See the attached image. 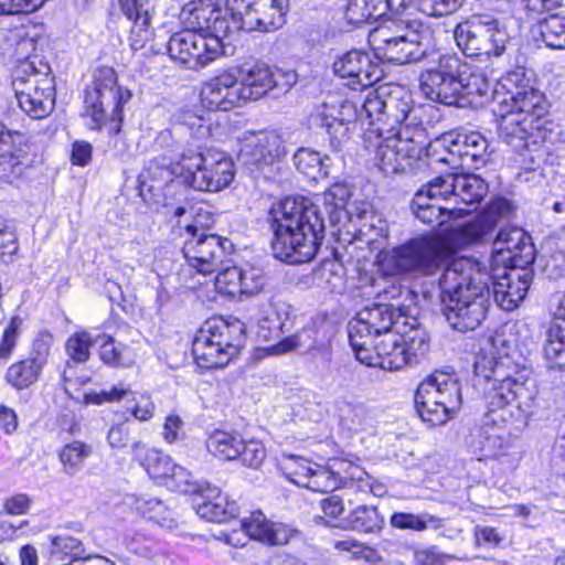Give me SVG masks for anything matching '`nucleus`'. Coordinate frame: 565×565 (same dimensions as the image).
I'll return each mask as SVG.
<instances>
[{
  "label": "nucleus",
  "instance_id": "57",
  "mask_svg": "<svg viewBox=\"0 0 565 565\" xmlns=\"http://www.w3.org/2000/svg\"><path fill=\"white\" fill-rule=\"evenodd\" d=\"M207 483L209 482L203 480H193L191 472L179 465H175L169 481H166L168 487H171L174 490L185 494L194 495H198L200 492H202L203 488H206Z\"/></svg>",
  "mask_w": 565,
  "mask_h": 565
},
{
  "label": "nucleus",
  "instance_id": "27",
  "mask_svg": "<svg viewBox=\"0 0 565 565\" xmlns=\"http://www.w3.org/2000/svg\"><path fill=\"white\" fill-rule=\"evenodd\" d=\"M501 120L499 125V138L516 152H522L530 146L533 131L540 129V122L520 113L500 109Z\"/></svg>",
  "mask_w": 565,
  "mask_h": 565
},
{
  "label": "nucleus",
  "instance_id": "45",
  "mask_svg": "<svg viewBox=\"0 0 565 565\" xmlns=\"http://www.w3.org/2000/svg\"><path fill=\"white\" fill-rule=\"evenodd\" d=\"M385 97H387V85L369 92L360 106L361 120L369 122L371 134H376L375 128L379 124H383Z\"/></svg>",
  "mask_w": 565,
  "mask_h": 565
},
{
  "label": "nucleus",
  "instance_id": "37",
  "mask_svg": "<svg viewBox=\"0 0 565 565\" xmlns=\"http://www.w3.org/2000/svg\"><path fill=\"white\" fill-rule=\"evenodd\" d=\"M244 30L245 24L241 14H236L233 10L228 9V0L226 1L225 9L216 8L212 23L204 34L205 39H215L218 43V56L224 53V40L230 39L232 34Z\"/></svg>",
  "mask_w": 565,
  "mask_h": 565
},
{
  "label": "nucleus",
  "instance_id": "9",
  "mask_svg": "<svg viewBox=\"0 0 565 565\" xmlns=\"http://www.w3.org/2000/svg\"><path fill=\"white\" fill-rule=\"evenodd\" d=\"M455 259L439 239L419 236L393 247L383 264L394 274L431 277L440 276Z\"/></svg>",
  "mask_w": 565,
  "mask_h": 565
},
{
  "label": "nucleus",
  "instance_id": "50",
  "mask_svg": "<svg viewBox=\"0 0 565 565\" xmlns=\"http://www.w3.org/2000/svg\"><path fill=\"white\" fill-rule=\"evenodd\" d=\"M544 356L550 367H565V331L562 330V327H550L544 345Z\"/></svg>",
  "mask_w": 565,
  "mask_h": 565
},
{
  "label": "nucleus",
  "instance_id": "38",
  "mask_svg": "<svg viewBox=\"0 0 565 565\" xmlns=\"http://www.w3.org/2000/svg\"><path fill=\"white\" fill-rule=\"evenodd\" d=\"M450 387L455 390V399L458 404L462 403L461 398V387L455 377L444 372H435L434 374L427 376L417 387L415 395L417 398H426L430 396L433 401L444 402L447 392H449Z\"/></svg>",
  "mask_w": 565,
  "mask_h": 565
},
{
  "label": "nucleus",
  "instance_id": "18",
  "mask_svg": "<svg viewBox=\"0 0 565 565\" xmlns=\"http://www.w3.org/2000/svg\"><path fill=\"white\" fill-rule=\"evenodd\" d=\"M171 58L180 61L190 70H198L218 57V43L215 39H205L204 34L185 30L173 34L168 43Z\"/></svg>",
  "mask_w": 565,
  "mask_h": 565
},
{
  "label": "nucleus",
  "instance_id": "11",
  "mask_svg": "<svg viewBox=\"0 0 565 565\" xmlns=\"http://www.w3.org/2000/svg\"><path fill=\"white\" fill-rule=\"evenodd\" d=\"M361 120L360 108L353 100H324L315 105L308 122L312 129H324L333 154L341 153L355 122Z\"/></svg>",
  "mask_w": 565,
  "mask_h": 565
},
{
  "label": "nucleus",
  "instance_id": "3",
  "mask_svg": "<svg viewBox=\"0 0 565 565\" xmlns=\"http://www.w3.org/2000/svg\"><path fill=\"white\" fill-rule=\"evenodd\" d=\"M478 384L483 381L484 426L502 428L509 418L524 423L532 413L533 396L526 387L527 370L509 354L480 351L473 363Z\"/></svg>",
  "mask_w": 565,
  "mask_h": 565
},
{
  "label": "nucleus",
  "instance_id": "52",
  "mask_svg": "<svg viewBox=\"0 0 565 565\" xmlns=\"http://www.w3.org/2000/svg\"><path fill=\"white\" fill-rule=\"evenodd\" d=\"M95 342H102L99 358L105 364L110 366H126L130 363V360L126 356L127 347L122 343H117L113 337L100 333L95 337Z\"/></svg>",
  "mask_w": 565,
  "mask_h": 565
},
{
  "label": "nucleus",
  "instance_id": "8",
  "mask_svg": "<svg viewBox=\"0 0 565 565\" xmlns=\"http://www.w3.org/2000/svg\"><path fill=\"white\" fill-rule=\"evenodd\" d=\"M246 341V324L237 318H213L196 333L192 354L199 366L223 367L238 354Z\"/></svg>",
  "mask_w": 565,
  "mask_h": 565
},
{
  "label": "nucleus",
  "instance_id": "24",
  "mask_svg": "<svg viewBox=\"0 0 565 565\" xmlns=\"http://www.w3.org/2000/svg\"><path fill=\"white\" fill-rule=\"evenodd\" d=\"M436 189L447 193L448 200H454L455 205L462 203L468 214L488 193V184L479 175L470 173H448L437 177L431 191Z\"/></svg>",
  "mask_w": 565,
  "mask_h": 565
},
{
  "label": "nucleus",
  "instance_id": "17",
  "mask_svg": "<svg viewBox=\"0 0 565 565\" xmlns=\"http://www.w3.org/2000/svg\"><path fill=\"white\" fill-rule=\"evenodd\" d=\"M228 9L242 15L245 31L273 32L286 23L288 0H228Z\"/></svg>",
  "mask_w": 565,
  "mask_h": 565
},
{
  "label": "nucleus",
  "instance_id": "56",
  "mask_svg": "<svg viewBox=\"0 0 565 565\" xmlns=\"http://www.w3.org/2000/svg\"><path fill=\"white\" fill-rule=\"evenodd\" d=\"M393 527L399 530L425 531L430 524L437 527L439 519L428 514H413L405 512H395L390 519Z\"/></svg>",
  "mask_w": 565,
  "mask_h": 565
},
{
  "label": "nucleus",
  "instance_id": "64",
  "mask_svg": "<svg viewBox=\"0 0 565 565\" xmlns=\"http://www.w3.org/2000/svg\"><path fill=\"white\" fill-rule=\"evenodd\" d=\"M21 326L22 319L13 317L4 328L0 339V360L8 361L12 356L20 337Z\"/></svg>",
  "mask_w": 565,
  "mask_h": 565
},
{
  "label": "nucleus",
  "instance_id": "34",
  "mask_svg": "<svg viewBox=\"0 0 565 565\" xmlns=\"http://www.w3.org/2000/svg\"><path fill=\"white\" fill-rule=\"evenodd\" d=\"M21 139L22 136L19 132L6 129L0 121V178L9 179L22 172Z\"/></svg>",
  "mask_w": 565,
  "mask_h": 565
},
{
  "label": "nucleus",
  "instance_id": "39",
  "mask_svg": "<svg viewBox=\"0 0 565 565\" xmlns=\"http://www.w3.org/2000/svg\"><path fill=\"white\" fill-rule=\"evenodd\" d=\"M423 196L412 200V210L414 215L423 223L428 225H441L449 218H460L468 214V210L462 206H431L423 205Z\"/></svg>",
  "mask_w": 565,
  "mask_h": 565
},
{
  "label": "nucleus",
  "instance_id": "51",
  "mask_svg": "<svg viewBox=\"0 0 565 565\" xmlns=\"http://www.w3.org/2000/svg\"><path fill=\"white\" fill-rule=\"evenodd\" d=\"M216 282L218 285L237 286L242 292H258L262 289V279L257 278L256 284L248 282V276L243 274V269L236 266H230L225 263L222 269L216 270Z\"/></svg>",
  "mask_w": 565,
  "mask_h": 565
},
{
  "label": "nucleus",
  "instance_id": "28",
  "mask_svg": "<svg viewBox=\"0 0 565 565\" xmlns=\"http://www.w3.org/2000/svg\"><path fill=\"white\" fill-rule=\"evenodd\" d=\"M120 10L132 23L130 29V45L134 50L145 47L152 38L150 26V4L148 0H119Z\"/></svg>",
  "mask_w": 565,
  "mask_h": 565
},
{
  "label": "nucleus",
  "instance_id": "16",
  "mask_svg": "<svg viewBox=\"0 0 565 565\" xmlns=\"http://www.w3.org/2000/svg\"><path fill=\"white\" fill-rule=\"evenodd\" d=\"M233 252L234 245L228 238L205 232L189 236L182 248L188 264L203 275L222 269Z\"/></svg>",
  "mask_w": 565,
  "mask_h": 565
},
{
  "label": "nucleus",
  "instance_id": "31",
  "mask_svg": "<svg viewBox=\"0 0 565 565\" xmlns=\"http://www.w3.org/2000/svg\"><path fill=\"white\" fill-rule=\"evenodd\" d=\"M486 19L487 15H473L455 28L454 36L457 46L467 56H483V49L487 44V41H484Z\"/></svg>",
  "mask_w": 565,
  "mask_h": 565
},
{
  "label": "nucleus",
  "instance_id": "10",
  "mask_svg": "<svg viewBox=\"0 0 565 565\" xmlns=\"http://www.w3.org/2000/svg\"><path fill=\"white\" fill-rule=\"evenodd\" d=\"M369 43L376 57L395 64L417 62L425 56L420 33L402 22L375 28L369 34Z\"/></svg>",
  "mask_w": 565,
  "mask_h": 565
},
{
  "label": "nucleus",
  "instance_id": "62",
  "mask_svg": "<svg viewBox=\"0 0 565 565\" xmlns=\"http://www.w3.org/2000/svg\"><path fill=\"white\" fill-rule=\"evenodd\" d=\"M239 448V456L236 459L246 467L256 469L266 458V449L260 440L242 438Z\"/></svg>",
  "mask_w": 565,
  "mask_h": 565
},
{
  "label": "nucleus",
  "instance_id": "7",
  "mask_svg": "<svg viewBox=\"0 0 565 565\" xmlns=\"http://www.w3.org/2000/svg\"><path fill=\"white\" fill-rule=\"evenodd\" d=\"M117 73L113 67H98L93 74V82L85 89L84 114L90 130H100L108 121L111 131L118 134L122 122V107L132 94L118 85Z\"/></svg>",
  "mask_w": 565,
  "mask_h": 565
},
{
  "label": "nucleus",
  "instance_id": "54",
  "mask_svg": "<svg viewBox=\"0 0 565 565\" xmlns=\"http://www.w3.org/2000/svg\"><path fill=\"white\" fill-rule=\"evenodd\" d=\"M302 488L317 492H329L341 488V481L340 477L333 472L332 466L324 468L315 465Z\"/></svg>",
  "mask_w": 565,
  "mask_h": 565
},
{
  "label": "nucleus",
  "instance_id": "30",
  "mask_svg": "<svg viewBox=\"0 0 565 565\" xmlns=\"http://www.w3.org/2000/svg\"><path fill=\"white\" fill-rule=\"evenodd\" d=\"M198 495L201 501L194 503L196 513L210 522H225L237 512L235 502H228L227 497L210 483Z\"/></svg>",
  "mask_w": 565,
  "mask_h": 565
},
{
  "label": "nucleus",
  "instance_id": "63",
  "mask_svg": "<svg viewBox=\"0 0 565 565\" xmlns=\"http://www.w3.org/2000/svg\"><path fill=\"white\" fill-rule=\"evenodd\" d=\"M466 0H418V9L428 17H446L457 12Z\"/></svg>",
  "mask_w": 565,
  "mask_h": 565
},
{
  "label": "nucleus",
  "instance_id": "25",
  "mask_svg": "<svg viewBox=\"0 0 565 565\" xmlns=\"http://www.w3.org/2000/svg\"><path fill=\"white\" fill-rule=\"evenodd\" d=\"M490 276L494 300L504 310H513L523 301L533 280V271L525 267H504L502 275Z\"/></svg>",
  "mask_w": 565,
  "mask_h": 565
},
{
  "label": "nucleus",
  "instance_id": "58",
  "mask_svg": "<svg viewBox=\"0 0 565 565\" xmlns=\"http://www.w3.org/2000/svg\"><path fill=\"white\" fill-rule=\"evenodd\" d=\"M540 30L543 41L547 46L562 49L563 35L565 32V17L552 14L540 22Z\"/></svg>",
  "mask_w": 565,
  "mask_h": 565
},
{
  "label": "nucleus",
  "instance_id": "20",
  "mask_svg": "<svg viewBox=\"0 0 565 565\" xmlns=\"http://www.w3.org/2000/svg\"><path fill=\"white\" fill-rule=\"evenodd\" d=\"M334 335L333 324L326 318L317 317L295 334L278 343V352L285 353L303 348L315 356L328 360L331 355V340Z\"/></svg>",
  "mask_w": 565,
  "mask_h": 565
},
{
  "label": "nucleus",
  "instance_id": "33",
  "mask_svg": "<svg viewBox=\"0 0 565 565\" xmlns=\"http://www.w3.org/2000/svg\"><path fill=\"white\" fill-rule=\"evenodd\" d=\"M510 98L500 99V107L507 111L520 113L523 116L540 119L546 114V100L544 95L533 86L522 92H515Z\"/></svg>",
  "mask_w": 565,
  "mask_h": 565
},
{
  "label": "nucleus",
  "instance_id": "36",
  "mask_svg": "<svg viewBox=\"0 0 565 565\" xmlns=\"http://www.w3.org/2000/svg\"><path fill=\"white\" fill-rule=\"evenodd\" d=\"M131 451L134 458L139 461L151 478L169 481L175 467L170 457L154 449H148L141 441H134Z\"/></svg>",
  "mask_w": 565,
  "mask_h": 565
},
{
  "label": "nucleus",
  "instance_id": "15",
  "mask_svg": "<svg viewBox=\"0 0 565 565\" xmlns=\"http://www.w3.org/2000/svg\"><path fill=\"white\" fill-rule=\"evenodd\" d=\"M514 205L505 198H497L487 210L476 218L461 225L450 227L447 239L454 248L462 249L482 242L494 227L504 220L511 218Z\"/></svg>",
  "mask_w": 565,
  "mask_h": 565
},
{
  "label": "nucleus",
  "instance_id": "1",
  "mask_svg": "<svg viewBox=\"0 0 565 565\" xmlns=\"http://www.w3.org/2000/svg\"><path fill=\"white\" fill-rule=\"evenodd\" d=\"M350 195L345 184L337 183L322 194L323 210L303 196L280 200L269 211L274 256L288 264L310 262L324 237L323 213L331 226L339 225L349 217Z\"/></svg>",
  "mask_w": 565,
  "mask_h": 565
},
{
  "label": "nucleus",
  "instance_id": "4",
  "mask_svg": "<svg viewBox=\"0 0 565 565\" xmlns=\"http://www.w3.org/2000/svg\"><path fill=\"white\" fill-rule=\"evenodd\" d=\"M490 279L487 266L470 257H458L438 276L444 316L454 330L473 331L484 320L490 303Z\"/></svg>",
  "mask_w": 565,
  "mask_h": 565
},
{
  "label": "nucleus",
  "instance_id": "22",
  "mask_svg": "<svg viewBox=\"0 0 565 565\" xmlns=\"http://www.w3.org/2000/svg\"><path fill=\"white\" fill-rule=\"evenodd\" d=\"M285 153L282 140L274 131H260L245 137L238 159L250 172H264Z\"/></svg>",
  "mask_w": 565,
  "mask_h": 565
},
{
  "label": "nucleus",
  "instance_id": "55",
  "mask_svg": "<svg viewBox=\"0 0 565 565\" xmlns=\"http://www.w3.org/2000/svg\"><path fill=\"white\" fill-rule=\"evenodd\" d=\"M463 142H468V168L479 169L484 166L490 156L489 141L480 132L469 131Z\"/></svg>",
  "mask_w": 565,
  "mask_h": 565
},
{
  "label": "nucleus",
  "instance_id": "2",
  "mask_svg": "<svg viewBox=\"0 0 565 565\" xmlns=\"http://www.w3.org/2000/svg\"><path fill=\"white\" fill-rule=\"evenodd\" d=\"M384 119L375 128L381 139L375 152L379 169L385 175L416 172L426 167V131L420 109L401 86L387 85Z\"/></svg>",
  "mask_w": 565,
  "mask_h": 565
},
{
  "label": "nucleus",
  "instance_id": "48",
  "mask_svg": "<svg viewBox=\"0 0 565 565\" xmlns=\"http://www.w3.org/2000/svg\"><path fill=\"white\" fill-rule=\"evenodd\" d=\"M487 25L484 28V41H487L483 49V56H501L510 40L507 29L501 22L490 15H487Z\"/></svg>",
  "mask_w": 565,
  "mask_h": 565
},
{
  "label": "nucleus",
  "instance_id": "43",
  "mask_svg": "<svg viewBox=\"0 0 565 565\" xmlns=\"http://www.w3.org/2000/svg\"><path fill=\"white\" fill-rule=\"evenodd\" d=\"M383 0H349L344 17L354 25L372 23L385 18Z\"/></svg>",
  "mask_w": 565,
  "mask_h": 565
},
{
  "label": "nucleus",
  "instance_id": "6",
  "mask_svg": "<svg viewBox=\"0 0 565 565\" xmlns=\"http://www.w3.org/2000/svg\"><path fill=\"white\" fill-rule=\"evenodd\" d=\"M162 179L172 175L196 190L217 192L228 186L234 179V164L230 157L216 149L188 148L179 160L161 168Z\"/></svg>",
  "mask_w": 565,
  "mask_h": 565
},
{
  "label": "nucleus",
  "instance_id": "41",
  "mask_svg": "<svg viewBox=\"0 0 565 565\" xmlns=\"http://www.w3.org/2000/svg\"><path fill=\"white\" fill-rule=\"evenodd\" d=\"M345 520L351 530L366 534L380 533L385 524V518L377 507L366 504L358 505Z\"/></svg>",
  "mask_w": 565,
  "mask_h": 565
},
{
  "label": "nucleus",
  "instance_id": "21",
  "mask_svg": "<svg viewBox=\"0 0 565 565\" xmlns=\"http://www.w3.org/2000/svg\"><path fill=\"white\" fill-rule=\"evenodd\" d=\"M333 72L353 89L369 87L383 77V67L362 50H350L333 62Z\"/></svg>",
  "mask_w": 565,
  "mask_h": 565
},
{
  "label": "nucleus",
  "instance_id": "13",
  "mask_svg": "<svg viewBox=\"0 0 565 565\" xmlns=\"http://www.w3.org/2000/svg\"><path fill=\"white\" fill-rule=\"evenodd\" d=\"M28 76H17L12 86L21 109L31 118L49 116L55 106V81L47 65L44 71L35 70Z\"/></svg>",
  "mask_w": 565,
  "mask_h": 565
},
{
  "label": "nucleus",
  "instance_id": "40",
  "mask_svg": "<svg viewBox=\"0 0 565 565\" xmlns=\"http://www.w3.org/2000/svg\"><path fill=\"white\" fill-rule=\"evenodd\" d=\"M50 562L53 565H74L82 557L83 545L79 540L70 535L50 536Z\"/></svg>",
  "mask_w": 565,
  "mask_h": 565
},
{
  "label": "nucleus",
  "instance_id": "44",
  "mask_svg": "<svg viewBox=\"0 0 565 565\" xmlns=\"http://www.w3.org/2000/svg\"><path fill=\"white\" fill-rule=\"evenodd\" d=\"M215 10L211 3L190 2L182 8L180 18L188 30L207 34Z\"/></svg>",
  "mask_w": 565,
  "mask_h": 565
},
{
  "label": "nucleus",
  "instance_id": "32",
  "mask_svg": "<svg viewBox=\"0 0 565 565\" xmlns=\"http://www.w3.org/2000/svg\"><path fill=\"white\" fill-rule=\"evenodd\" d=\"M444 402L433 401L430 396L426 398H417L414 396L415 408L423 422L430 426H439L446 424L459 411L461 404L455 399V390L450 387L446 394Z\"/></svg>",
  "mask_w": 565,
  "mask_h": 565
},
{
  "label": "nucleus",
  "instance_id": "26",
  "mask_svg": "<svg viewBox=\"0 0 565 565\" xmlns=\"http://www.w3.org/2000/svg\"><path fill=\"white\" fill-rule=\"evenodd\" d=\"M201 99L207 109L222 111L245 103L235 71L230 68L210 79L201 90Z\"/></svg>",
  "mask_w": 565,
  "mask_h": 565
},
{
  "label": "nucleus",
  "instance_id": "12",
  "mask_svg": "<svg viewBox=\"0 0 565 565\" xmlns=\"http://www.w3.org/2000/svg\"><path fill=\"white\" fill-rule=\"evenodd\" d=\"M401 310L388 303H374L361 309L348 324V337L352 350L373 344L384 333L406 326Z\"/></svg>",
  "mask_w": 565,
  "mask_h": 565
},
{
  "label": "nucleus",
  "instance_id": "42",
  "mask_svg": "<svg viewBox=\"0 0 565 565\" xmlns=\"http://www.w3.org/2000/svg\"><path fill=\"white\" fill-rule=\"evenodd\" d=\"M242 436L236 431L215 430L206 440L211 455L220 460L231 461L239 456Z\"/></svg>",
  "mask_w": 565,
  "mask_h": 565
},
{
  "label": "nucleus",
  "instance_id": "19",
  "mask_svg": "<svg viewBox=\"0 0 565 565\" xmlns=\"http://www.w3.org/2000/svg\"><path fill=\"white\" fill-rule=\"evenodd\" d=\"M353 352L360 363L384 370H399L411 363L398 328L384 333L373 344Z\"/></svg>",
  "mask_w": 565,
  "mask_h": 565
},
{
  "label": "nucleus",
  "instance_id": "29",
  "mask_svg": "<svg viewBox=\"0 0 565 565\" xmlns=\"http://www.w3.org/2000/svg\"><path fill=\"white\" fill-rule=\"evenodd\" d=\"M242 529L249 539L270 544L282 545L291 537L290 530L282 523L268 521L262 511L252 512L242 520Z\"/></svg>",
  "mask_w": 565,
  "mask_h": 565
},
{
  "label": "nucleus",
  "instance_id": "61",
  "mask_svg": "<svg viewBox=\"0 0 565 565\" xmlns=\"http://www.w3.org/2000/svg\"><path fill=\"white\" fill-rule=\"evenodd\" d=\"M96 344L95 338L88 332H81L72 335L66 341V352L68 356L77 363L86 362L89 358V348Z\"/></svg>",
  "mask_w": 565,
  "mask_h": 565
},
{
  "label": "nucleus",
  "instance_id": "14",
  "mask_svg": "<svg viewBox=\"0 0 565 565\" xmlns=\"http://www.w3.org/2000/svg\"><path fill=\"white\" fill-rule=\"evenodd\" d=\"M246 102L257 100L273 90L288 92L297 82L295 72L273 71L262 62H246L233 67Z\"/></svg>",
  "mask_w": 565,
  "mask_h": 565
},
{
  "label": "nucleus",
  "instance_id": "49",
  "mask_svg": "<svg viewBox=\"0 0 565 565\" xmlns=\"http://www.w3.org/2000/svg\"><path fill=\"white\" fill-rule=\"evenodd\" d=\"M531 87L526 70L522 66H518L500 78L497 87L493 89V98L500 104V99L503 97L510 98L511 95H514L513 93L522 92Z\"/></svg>",
  "mask_w": 565,
  "mask_h": 565
},
{
  "label": "nucleus",
  "instance_id": "60",
  "mask_svg": "<svg viewBox=\"0 0 565 565\" xmlns=\"http://www.w3.org/2000/svg\"><path fill=\"white\" fill-rule=\"evenodd\" d=\"M465 137H467L466 131H448L438 139V143L447 150L449 156L458 157L461 166L468 168V142H463Z\"/></svg>",
  "mask_w": 565,
  "mask_h": 565
},
{
  "label": "nucleus",
  "instance_id": "53",
  "mask_svg": "<svg viewBox=\"0 0 565 565\" xmlns=\"http://www.w3.org/2000/svg\"><path fill=\"white\" fill-rule=\"evenodd\" d=\"M284 476L299 487H303L313 467L305 458L284 454L279 461Z\"/></svg>",
  "mask_w": 565,
  "mask_h": 565
},
{
  "label": "nucleus",
  "instance_id": "47",
  "mask_svg": "<svg viewBox=\"0 0 565 565\" xmlns=\"http://www.w3.org/2000/svg\"><path fill=\"white\" fill-rule=\"evenodd\" d=\"M42 369L29 359L11 364L6 373V380L17 390H24L34 384Z\"/></svg>",
  "mask_w": 565,
  "mask_h": 565
},
{
  "label": "nucleus",
  "instance_id": "35",
  "mask_svg": "<svg viewBox=\"0 0 565 565\" xmlns=\"http://www.w3.org/2000/svg\"><path fill=\"white\" fill-rule=\"evenodd\" d=\"M294 164L297 170L312 179L327 178L332 171L335 162H341L342 157L340 153L330 157L329 154L321 156L320 152L300 148L294 154Z\"/></svg>",
  "mask_w": 565,
  "mask_h": 565
},
{
  "label": "nucleus",
  "instance_id": "23",
  "mask_svg": "<svg viewBox=\"0 0 565 565\" xmlns=\"http://www.w3.org/2000/svg\"><path fill=\"white\" fill-rule=\"evenodd\" d=\"M493 259L503 267H525L534 262V245L520 227L501 228L493 242Z\"/></svg>",
  "mask_w": 565,
  "mask_h": 565
},
{
  "label": "nucleus",
  "instance_id": "5",
  "mask_svg": "<svg viewBox=\"0 0 565 565\" xmlns=\"http://www.w3.org/2000/svg\"><path fill=\"white\" fill-rule=\"evenodd\" d=\"M419 88L431 102L478 108L489 98L491 84L484 73L473 70L457 55L441 54L422 71Z\"/></svg>",
  "mask_w": 565,
  "mask_h": 565
},
{
  "label": "nucleus",
  "instance_id": "59",
  "mask_svg": "<svg viewBox=\"0 0 565 565\" xmlns=\"http://www.w3.org/2000/svg\"><path fill=\"white\" fill-rule=\"evenodd\" d=\"M416 324L417 321L414 319L411 329L401 333L411 363L416 361L417 356L423 355L428 349L427 334L425 330Z\"/></svg>",
  "mask_w": 565,
  "mask_h": 565
},
{
  "label": "nucleus",
  "instance_id": "46",
  "mask_svg": "<svg viewBox=\"0 0 565 565\" xmlns=\"http://www.w3.org/2000/svg\"><path fill=\"white\" fill-rule=\"evenodd\" d=\"M92 455V447L83 441L74 440L64 445L58 451V459L63 467V472L68 477L77 475L85 460Z\"/></svg>",
  "mask_w": 565,
  "mask_h": 565
}]
</instances>
